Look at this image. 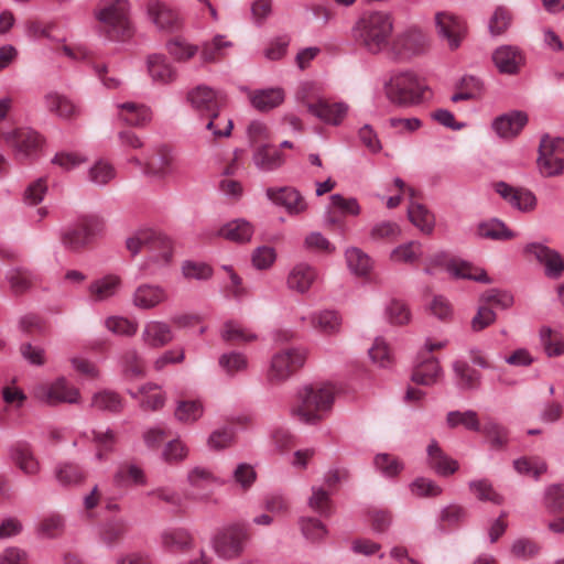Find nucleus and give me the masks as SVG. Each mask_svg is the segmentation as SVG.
I'll return each instance as SVG.
<instances>
[{
  "label": "nucleus",
  "mask_w": 564,
  "mask_h": 564,
  "mask_svg": "<svg viewBox=\"0 0 564 564\" xmlns=\"http://www.w3.org/2000/svg\"><path fill=\"white\" fill-rule=\"evenodd\" d=\"M90 405L91 408L99 411L117 413L122 410L123 402L118 393L109 390H104L93 395Z\"/></svg>",
  "instance_id": "obj_36"
},
{
  "label": "nucleus",
  "mask_w": 564,
  "mask_h": 564,
  "mask_svg": "<svg viewBox=\"0 0 564 564\" xmlns=\"http://www.w3.org/2000/svg\"><path fill=\"white\" fill-rule=\"evenodd\" d=\"M300 525L304 536L312 542L321 541L327 534L325 525L315 518H302Z\"/></svg>",
  "instance_id": "obj_59"
},
{
  "label": "nucleus",
  "mask_w": 564,
  "mask_h": 564,
  "mask_svg": "<svg viewBox=\"0 0 564 564\" xmlns=\"http://www.w3.org/2000/svg\"><path fill=\"white\" fill-rule=\"evenodd\" d=\"M312 323L322 333L335 334L340 329L341 318L335 311H322L312 316Z\"/></svg>",
  "instance_id": "obj_42"
},
{
  "label": "nucleus",
  "mask_w": 564,
  "mask_h": 564,
  "mask_svg": "<svg viewBox=\"0 0 564 564\" xmlns=\"http://www.w3.org/2000/svg\"><path fill=\"white\" fill-rule=\"evenodd\" d=\"M458 384L463 389H476L480 384L479 371L471 368L466 361L457 360L453 365Z\"/></svg>",
  "instance_id": "obj_38"
},
{
  "label": "nucleus",
  "mask_w": 564,
  "mask_h": 564,
  "mask_svg": "<svg viewBox=\"0 0 564 564\" xmlns=\"http://www.w3.org/2000/svg\"><path fill=\"white\" fill-rule=\"evenodd\" d=\"M148 13L152 22L164 31H175L181 28L180 14L161 1H152L148 4Z\"/></svg>",
  "instance_id": "obj_23"
},
{
  "label": "nucleus",
  "mask_w": 564,
  "mask_h": 564,
  "mask_svg": "<svg viewBox=\"0 0 564 564\" xmlns=\"http://www.w3.org/2000/svg\"><path fill=\"white\" fill-rule=\"evenodd\" d=\"M527 123L528 115L520 110H513L497 117L492 122V129L500 138L512 139Z\"/></svg>",
  "instance_id": "obj_22"
},
{
  "label": "nucleus",
  "mask_w": 564,
  "mask_h": 564,
  "mask_svg": "<svg viewBox=\"0 0 564 564\" xmlns=\"http://www.w3.org/2000/svg\"><path fill=\"white\" fill-rule=\"evenodd\" d=\"M492 62L502 74H517L524 64L521 51L512 45H501L492 53Z\"/></svg>",
  "instance_id": "obj_21"
},
{
  "label": "nucleus",
  "mask_w": 564,
  "mask_h": 564,
  "mask_svg": "<svg viewBox=\"0 0 564 564\" xmlns=\"http://www.w3.org/2000/svg\"><path fill=\"white\" fill-rule=\"evenodd\" d=\"M8 280L14 293H23L32 285L33 276L29 271L17 268L8 273Z\"/></svg>",
  "instance_id": "obj_63"
},
{
  "label": "nucleus",
  "mask_w": 564,
  "mask_h": 564,
  "mask_svg": "<svg viewBox=\"0 0 564 564\" xmlns=\"http://www.w3.org/2000/svg\"><path fill=\"white\" fill-rule=\"evenodd\" d=\"M422 254V246L416 241L399 246L392 251V258L395 261L412 263Z\"/></svg>",
  "instance_id": "obj_60"
},
{
  "label": "nucleus",
  "mask_w": 564,
  "mask_h": 564,
  "mask_svg": "<svg viewBox=\"0 0 564 564\" xmlns=\"http://www.w3.org/2000/svg\"><path fill=\"white\" fill-rule=\"evenodd\" d=\"M47 110L56 116L69 119L78 112L77 106L66 96L58 93H48L44 96Z\"/></svg>",
  "instance_id": "obj_30"
},
{
  "label": "nucleus",
  "mask_w": 564,
  "mask_h": 564,
  "mask_svg": "<svg viewBox=\"0 0 564 564\" xmlns=\"http://www.w3.org/2000/svg\"><path fill=\"white\" fill-rule=\"evenodd\" d=\"M118 108L120 119L129 126L143 127L151 120V111L144 105L123 102Z\"/></svg>",
  "instance_id": "obj_29"
},
{
  "label": "nucleus",
  "mask_w": 564,
  "mask_h": 564,
  "mask_svg": "<svg viewBox=\"0 0 564 564\" xmlns=\"http://www.w3.org/2000/svg\"><path fill=\"white\" fill-rule=\"evenodd\" d=\"M181 169L180 161L167 147H160L158 149V158L149 160L143 166L147 175L159 178L180 175Z\"/></svg>",
  "instance_id": "obj_14"
},
{
  "label": "nucleus",
  "mask_w": 564,
  "mask_h": 564,
  "mask_svg": "<svg viewBox=\"0 0 564 564\" xmlns=\"http://www.w3.org/2000/svg\"><path fill=\"white\" fill-rule=\"evenodd\" d=\"M467 519V511L459 505L444 507L440 513V522L443 528H456Z\"/></svg>",
  "instance_id": "obj_49"
},
{
  "label": "nucleus",
  "mask_w": 564,
  "mask_h": 564,
  "mask_svg": "<svg viewBox=\"0 0 564 564\" xmlns=\"http://www.w3.org/2000/svg\"><path fill=\"white\" fill-rule=\"evenodd\" d=\"M254 165L261 171H273L284 164V155L271 145L259 147L252 156Z\"/></svg>",
  "instance_id": "obj_26"
},
{
  "label": "nucleus",
  "mask_w": 564,
  "mask_h": 564,
  "mask_svg": "<svg viewBox=\"0 0 564 564\" xmlns=\"http://www.w3.org/2000/svg\"><path fill=\"white\" fill-rule=\"evenodd\" d=\"M427 463L441 476H449L458 469L457 460L446 455L436 441H432L427 446Z\"/></svg>",
  "instance_id": "obj_25"
},
{
  "label": "nucleus",
  "mask_w": 564,
  "mask_h": 564,
  "mask_svg": "<svg viewBox=\"0 0 564 564\" xmlns=\"http://www.w3.org/2000/svg\"><path fill=\"white\" fill-rule=\"evenodd\" d=\"M544 505L549 512H564V485H552L546 488Z\"/></svg>",
  "instance_id": "obj_52"
},
{
  "label": "nucleus",
  "mask_w": 564,
  "mask_h": 564,
  "mask_svg": "<svg viewBox=\"0 0 564 564\" xmlns=\"http://www.w3.org/2000/svg\"><path fill=\"white\" fill-rule=\"evenodd\" d=\"M306 107L311 115L330 126H339L349 110V106L344 101H330L324 98L307 102Z\"/></svg>",
  "instance_id": "obj_15"
},
{
  "label": "nucleus",
  "mask_w": 564,
  "mask_h": 564,
  "mask_svg": "<svg viewBox=\"0 0 564 564\" xmlns=\"http://www.w3.org/2000/svg\"><path fill=\"white\" fill-rule=\"evenodd\" d=\"M316 279V271L313 267L300 263L295 265L288 276V285L290 289L304 293Z\"/></svg>",
  "instance_id": "obj_28"
},
{
  "label": "nucleus",
  "mask_w": 564,
  "mask_h": 564,
  "mask_svg": "<svg viewBox=\"0 0 564 564\" xmlns=\"http://www.w3.org/2000/svg\"><path fill=\"white\" fill-rule=\"evenodd\" d=\"M429 87L422 83L416 74L410 70L395 72L384 84L388 100L399 107H413L422 104Z\"/></svg>",
  "instance_id": "obj_3"
},
{
  "label": "nucleus",
  "mask_w": 564,
  "mask_h": 564,
  "mask_svg": "<svg viewBox=\"0 0 564 564\" xmlns=\"http://www.w3.org/2000/svg\"><path fill=\"white\" fill-rule=\"evenodd\" d=\"M12 458L15 465L28 475H34L40 470L39 462L26 445H18L12 451Z\"/></svg>",
  "instance_id": "obj_40"
},
{
  "label": "nucleus",
  "mask_w": 564,
  "mask_h": 564,
  "mask_svg": "<svg viewBox=\"0 0 564 564\" xmlns=\"http://www.w3.org/2000/svg\"><path fill=\"white\" fill-rule=\"evenodd\" d=\"M120 285V278L110 274L91 282L89 284V293L95 302H100L113 296Z\"/></svg>",
  "instance_id": "obj_31"
},
{
  "label": "nucleus",
  "mask_w": 564,
  "mask_h": 564,
  "mask_svg": "<svg viewBox=\"0 0 564 564\" xmlns=\"http://www.w3.org/2000/svg\"><path fill=\"white\" fill-rule=\"evenodd\" d=\"M335 391L329 384H310L299 391L297 404L292 408L293 416L304 423H317L334 403Z\"/></svg>",
  "instance_id": "obj_2"
},
{
  "label": "nucleus",
  "mask_w": 564,
  "mask_h": 564,
  "mask_svg": "<svg viewBox=\"0 0 564 564\" xmlns=\"http://www.w3.org/2000/svg\"><path fill=\"white\" fill-rule=\"evenodd\" d=\"M284 101V91L281 88L262 89L251 97L252 106L260 111H269Z\"/></svg>",
  "instance_id": "obj_33"
},
{
  "label": "nucleus",
  "mask_w": 564,
  "mask_h": 564,
  "mask_svg": "<svg viewBox=\"0 0 564 564\" xmlns=\"http://www.w3.org/2000/svg\"><path fill=\"white\" fill-rule=\"evenodd\" d=\"M469 489L481 501H490L496 505L502 502L501 496L495 491L491 482L487 479L470 481Z\"/></svg>",
  "instance_id": "obj_50"
},
{
  "label": "nucleus",
  "mask_w": 564,
  "mask_h": 564,
  "mask_svg": "<svg viewBox=\"0 0 564 564\" xmlns=\"http://www.w3.org/2000/svg\"><path fill=\"white\" fill-rule=\"evenodd\" d=\"M126 247L131 256H137L141 251L149 253V261L145 268L151 263L156 265L167 264L172 258V245L167 237L151 229H142L127 238Z\"/></svg>",
  "instance_id": "obj_4"
},
{
  "label": "nucleus",
  "mask_w": 564,
  "mask_h": 564,
  "mask_svg": "<svg viewBox=\"0 0 564 564\" xmlns=\"http://www.w3.org/2000/svg\"><path fill=\"white\" fill-rule=\"evenodd\" d=\"M375 465L387 477H394L403 469V464L389 454H378Z\"/></svg>",
  "instance_id": "obj_61"
},
{
  "label": "nucleus",
  "mask_w": 564,
  "mask_h": 564,
  "mask_svg": "<svg viewBox=\"0 0 564 564\" xmlns=\"http://www.w3.org/2000/svg\"><path fill=\"white\" fill-rule=\"evenodd\" d=\"M446 422L451 429H454L458 425H463L464 427L470 431H480L478 415L473 410H467L465 412L451 411L447 413Z\"/></svg>",
  "instance_id": "obj_44"
},
{
  "label": "nucleus",
  "mask_w": 564,
  "mask_h": 564,
  "mask_svg": "<svg viewBox=\"0 0 564 564\" xmlns=\"http://www.w3.org/2000/svg\"><path fill=\"white\" fill-rule=\"evenodd\" d=\"M174 338L171 327L160 321H151L145 324L142 332V340L152 348H161L170 344Z\"/></svg>",
  "instance_id": "obj_24"
},
{
  "label": "nucleus",
  "mask_w": 564,
  "mask_h": 564,
  "mask_svg": "<svg viewBox=\"0 0 564 564\" xmlns=\"http://www.w3.org/2000/svg\"><path fill=\"white\" fill-rule=\"evenodd\" d=\"M206 117L208 121L205 128L212 132L214 138H227L231 134L234 122L229 117L221 116L220 111H215Z\"/></svg>",
  "instance_id": "obj_43"
},
{
  "label": "nucleus",
  "mask_w": 564,
  "mask_h": 564,
  "mask_svg": "<svg viewBox=\"0 0 564 564\" xmlns=\"http://www.w3.org/2000/svg\"><path fill=\"white\" fill-rule=\"evenodd\" d=\"M148 70L156 83L167 84L176 78V69L161 54L150 55L148 58Z\"/></svg>",
  "instance_id": "obj_27"
},
{
  "label": "nucleus",
  "mask_w": 564,
  "mask_h": 564,
  "mask_svg": "<svg viewBox=\"0 0 564 564\" xmlns=\"http://www.w3.org/2000/svg\"><path fill=\"white\" fill-rule=\"evenodd\" d=\"M442 373L438 361L435 358H429L416 366L412 372V381L421 386L434 384Z\"/></svg>",
  "instance_id": "obj_32"
},
{
  "label": "nucleus",
  "mask_w": 564,
  "mask_h": 564,
  "mask_svg": "<svg viewBox=\"0 0 564 564\" xmlns=\"http://www.w3.org/2000/svg\"><path fill=\"white\" fill-rule=\"evenodd\" d=\"M410 489L417 497H436L442 492L441 487L435 481L424 477L414 479Z\"/></svg>",
  "instance_id": "obj_62"
},
{
  "label": "nucleus",
  "mask_w": 564,
  "mask_h": 564,
  "mask_svg": "<svg viewBox=\"0 0 564 564\" xmlns=\"http://www.w3.org/2000/svg\"><path fill=\"white\" fill-rule=\"evenodd\" d=\"M330 498L328 491L319 487H312V496L308 499V506L312 510L322 516H330Z\"/></svg>",
  "instance_id": "obj_55"
},
{
  "label": "nucleus",
  "mask_w": 564,
  "mask_h": 564,
  "mask_svg": "<svg viewBox=\"0 0 564 564\" xmlns=\"http://www.w3.org/2000/svg\"><path fill=\"white\" fill-rule=\"evenodd\" d=\"M34 397L42 403L55 405L62 402L75 403L79 391L68 386L64 378L57 379L51 384H40L34 389Z\"/></svg>",
  "instance_id": "obj_10"
},
{
  "label": "nucleus",
  "mask_w": 564,
  "mask_h": 564,
  "mask_svg": "<svg viewBox=\"0 0 564 564\" xmlns=\"http://www.w3.org/2000/svg\"><path fill=\"white\" fill-rule=\"evenodd\" d=\"M348 268L358 275H365L371 268L370 258L358 248H350L346 251Z\"/></svg>",
  "instance_id": "obj_48"
},
{
  "label": "nucleus",
  "mask_w": 564,
  "mask_h": 564,
  "mask_svg": "<svg viewBox=\"0 0 564 564\" xmlns=\"http://www.w3.org/2000/svg\"><path fill=\"white\" fill-rule=\"evenodd\" d=\"M478 235L492 240H508L514 237V234L507 228L505 223L496 218L481 223L478 226Z\"/></svg>",
  "instance_id": "obj_39"
},
{
  "label": "nucleus",
  "mask_w": 564,
  "mask_h": 564,
  "mask_svg": "<svg viewBox=\"0 0 564 564\" xmlns=\"http://www.w3.org/2000/svg\"><path fill=\"white\" fill-rule=\"evenodd\" d=\"M524 251L533 254L545 267V274L549 278L557 279L564 272V260L557 251L541 243H530Z\"/></svg>",
  "instance_id": "obj_18"
},
{
  "label": "nucleus",
  "mask_w": 564,
  "mask_h": 564,
  "mask_svg": "<svg viewBox=\"0 0 564 564\" xmlns=\"http://www.w3.org/2000/svg\"><path fill=\"white\" fill-rule=\"evenodd\" d=\"M55 477L59 484L76 485L84 479V474L80 468L73 464H62L55 469Z\"/></svg>",
  "instance_id": "obj_58"
},
{
  "label": "nucleus",
  "mask_w": 564,
  "mask_h": 564,
  "mask_svg": "<svg viewBox=\"0 0 564 564\" xmlns=\"http://www.w3.org/2000/svg\"><path fill=\"white\" fill-rule=\"evenodd\" d=\"M169 299L166 290L159 284H140L132 294V303L140 310H152Z\"/></svg>",
  "instance_id": "obj_20"
},
{
  "label": "nucleus",
  "mask_w": 564,
  "mask_h": 564,
  "mask_svg": "<svg viewBox=\"0 0 564 564\" xmlns=\"http://www.w3.org/2000/svg\"><path fill=\"white\" fill-rule=\"evenodd\" d=\"M267 196L274 204L283 206L290 215H299L307 208L303 195L294 187L268 188Z\"/></svg>",
  "instance_id": "obj_19"
},
{
  "label": "nucleus",
  "mask_w": 564,
  "mask_h": 564,
  "mask_svg": "<svg viewBox=\"0 0 564 564\" xmlns=\"http://www.w3.org/2000/svg\"><path fill=\"white\" fill-rule=\"evenodd\" d=\"M163 544L172 550H186L192 547L193 539L184 529L165 531L162 534Z\"/></svg>",
  "instance_id": "obj_47"
},
{
  "label": "nucleus",
  "mask_w": 564,
  "mask_h": 564,
  "mask_svg": "<svg viewBox=\"0 0 564 564\" xmlns=\"http://www.w3.org/2000/svg\"><path fill=\"white\" fill-rule=\"evenodd\" d=\"M435 21L438 35L447 41L448 48L451 51L457 50L467 34L465 22L447 12H438L435 15Z\"/></svg>",
  "instance_id": "obj_12"
},
{
  "label": "nucleus",
  "mask_w": 564,
  "mask_h": 564,
  "mask_svg": "<svg viewBox=\"0 0 564 564\" xmlns=\"http://www.w3.org/2000/svg\"><path fill=\"white\" fill-rule=\"evenodd\" d=\"M306 351L302 348H288L275 352L267 372V379L272 384L286 381L293 373L303 367Z\"/></svg>",
  "instance_id": "obj_7"
},
{
  "label": "nucleus",
  "mask_w": 564,
  "mask_h": 564,
  "mask_svg": "<svg viewBox=\"0 0 564 564\" xmlns=\"http://www.w3.org/2000/svg\"><path fill=\"white\" fill-rule=\"evenodd\" d=\"M479 301L486 306H497L506 310L513 304V296L509 292L490 289L480 295Z\"/></svg>",
  "instance_id": "obj_51"
},
{
  "label": "nucleus",
  "mask_w": 564,
  "mask_h": 564,
  "mask_svg": "<svg viewBox=\"0 0 564 564\" xmlns=\"http://www.w3.org/2000/svg\"><path fill=\"white\" fill-rule=\"evenodd\" d=\"M447 270L455 278L469 279L478 282L489 283L490 280L484 270L473 268L465 261H454L447 264Z\"/></svg>",
  "instance_id": "obj_41"
},
{
  "label": "nucleus",
  "mask_w": 564,
  "mask_h": 564,
  "mask_svg": "<svg viewBox=\"0 0 564 564\" xmlns=\"http://www.w3.org/2000/svg\"><path fill=\"white\" fill-rule=\"evenodd\" d=\"M115 482L121 487L131 484L143 485L145 484V477L140 467L135 465H122L115 475Z\"/></svg>",
  "instance_id": "obj_46"
},
{
  "label": "nucleus",
  "mask_w": 564,
  "mask_h": 564,
  "mask_svg": "<svg viewBox=\"0 0 564 564\" xmlns=\"http://www.w3.org/2000/svg\"><path fill=\"white\" fill-rule=\"evenodd\" d=\"M3 141L15 151L19 159L29 158L41 143L40 135L28 128H18L9 132L0 133Z\"/></svg>",
  "instance_id": "obj_13"
},
{
  "label": "nucleus",
  "mask_w": 564,
  "mask_h": 564,
  "mask_svg": "<svg viewBox=\"0 0 564 564\" xmlns=\"http://www.w3.org/2000/svg\"><path fill=\"white\" fill-rule=\"evenodd\" d=\"M221 337L226 341H252L257 339V335L242 328L235 322H227L224 325Z\"/></svg>",
  "instance_id": "obj_56"
},
{
  "label": "nucleus",
  "mask_w": 564,
  "mask_h": 564,
  "mask_svg": "<svg viewBox=\"0 0 564 564\" xmlns=\"http://www.w3.org/2000/svg\"><path fill=\"white\" fill-rule=\"evenodd\" d=\"M410 221L422 232L432 234L435 226L434 216L421 204H411L408 209Z\"/></svg>",
  "instance_id": "obj_35"
},
{
  "label": "nucleus",
  "mask_w": 564,
  "mask_h": 564,
  "mask_svg": "<svg viewBox=\"0 0 564 564\" xmlns=\"http://www.w3.org/2000/svg\"><path fill=\"white\" fill-rule=\"evenodd\" d=\"M538 166L543 176L560 175L564 171V163L558 158L553 139L545 134L541 138L539 147Z\"/></svg>",
  "instance_id": "obj_16"
},
{
  "label": "nucleus",
  "mask_w": 564,
  "mask_h": 564,
  "mask_svg": "<svg viewBox=\"0 0 564 564\" xmlns=\"http://www.w3.org/2000/svg\"><path fill=\"white\" fill-rule=\"evenodd\" d=\"M540 338L544 351L549 357H557L564 354V338L553 339L552 329L550 327H543L540 332Z\"/></svg>",
  "instance_id": "obj_64"
},
{
  "label": "nucleus",
  "mask_w": 564,
  "mask_h": 564,
  "mask_svg": "<svg viewBox=\"0 0 564 564\" xmlns=\"http://www.w3.org/2000/svg\"><path fill=\"white\" fill-rule=\"evenodd\" d=\"M204 408L200 401H178L174 411L175 419L185 424H192L202 417Z\"/></svg>",
  "instance_id": "obj_37"
},
{
  "label": "nucleus",
  "mask_w": 564,
  "mask_h": 564,
  "mask_svg": "<svg viewBox=\"0 0 564 564\" xmlns=\"http://www.w3.org/2000/svg\"><path fill=\"white\" fill-rule=\"evenodd\" d=\"M155 389H158V387L151 383L144 384L139 389V393L144 394V398L140 403V406L143 410L156 411L163 408L165 403V395L161 392L151 393Z\"/></svg>",
  "instance_id": "obj_54"
},
{
  "label": "nucleus",
  "mask_w": 564,
  "mask_h": 564,
  "mask_svg": "<svg viewBox=\"0 0 564 564\" xmlns=\"http://www.w3.org/2000/svg\"><path fill=\"white\" fill-rule=\"evenodd\" d=\"M98 221L93 217L82 218L77 224L64 228L61 232L63 247L77 252L87 247L96 235Z\"/></svg>",
  "instance_id": "obj_8"
},
{
  "label": "nucleus",
  "mask_w": 564,
  "mask_h": 564,
  "mask_svg": "<svg viewBox=\"0 0 564 564\" xmlns=\"http://www.w3.org/2000/svg\"><path fill=\"white\" fill-rule=\"evenodd\" d=\"M511 22L510 11L503 7H498L489 20V31L492 35H501L509 29Z\"/></svg>",
  "instance_id": "obj_57"
},
{
  "label": "nucleus",
  "mask_w": 564,
  "mask_h": 564,
  "mask_svg": "<svg viewBox=\"0 0 564 564\" xmlns=\"http://www.w3.org/2000/svg\"><path fill=\"white\" fill-rule=\"evenodd\" d=\"M187 101L202 116H207L215 111H221L227 104V97L224 93L206 85H198L187 93Z\"/></svg>",
  "instance_id": "obj_9"
},
{
  "label": "nucleus",
  "mask_w": 564,
  "mask_h": 564,
  "mask_svg": "<svg viewBox=\"0 0 564 564\" xmlns=\"http://www.w3.org/2000/svg\"><path fill=\"white\" fill-rule=\"evenodd\" d=\"M219 235L235 242L249 241L253 235V227L245 219H235L226 224Z\"/></svg>",
  "instance_id": "obj_34"
},
{
  "label": "nucleus",
  "mask_w": 564,
  "mask_h": 564,
  "mask_svg": "<svg viewBox=\"0 0 564 564\" xmlns=\"http://www.w3.org/2000/svg\"><path fill=\"white\" fill-rule=\"evenodd\" d=\"M231 46V42L226 41L223 35H216L212 42L202 45L200 58L204 63L218 62L223 56V48Z\"/></svg>",
  "instance_id": "obj_45"
},
{
  "label": "nucleus",
  "mask_w": 564,
  "mask_h": 564,
  "mask_svg": "<svg viewBox=\"0 0 564 564\" xmlns=\"http://www.w3.org/2000/svg\"><path fill=\"white\" fill-rule=\"evenodd\" d=\"M169 54L176 61H187L192 58L198 51L196 45H191L184 40L174 39L166 43Z\"/></svg>",
  "instance_id": "obj_53"
},
{
  "label": "nucleus",
  "mask_w": 564,
  "mask_h": 564,
  "mask_svg": "<svg viewBox=\"0 0 564 564\" xmlns=\"http://www.w3.org/2000/svg\"><path fill=\"white\" fill-rule=\"evenodd\" d=\"M187 480L192 487L189 497L199 501L207 500L210 497L212 489L220 484L218 478L205 467H195L189 470Z\"/></svg>",
  "instance_id": "obj_17"
},
{
  "label": "nucleus",
  "mask_w": 564,
  "mask_h": 564,
  "mask_svg": "<svg viewBox=\"0 0 564 564\" xmlns=\"http://www.w3.org/2000/svg\"><path fill=\"white\" fill-rule=\"evenodd\" d=\"M426 45L425 34L416 28H410L393 39L390 52L394 57L403 58L422 53Z\"/></svg>",
  "instance_id": "obj_11"
},
{
  "label": "nucleus",
  "mask_w": 564,
  "mask_h": 564,
  "mask_svg": "<svg viewBox=\"0 0 564 564\" xmlns=\"http://www.w3.org/2000/svg\"><path fill=\"white\" fill-rule=\"evenodd\" d=\"M392 31V17L381 11L364 13L352 28L354 37L373 54L388 47Z\"/></svg>",
  "instance_id": "obj_1"
},
{
  "label": "nucleus",
  "mask_w": 564,
  "mask_h": 564,
  "mask_svg": "<svg viewBox=\"0 0 564 564\" xmlns=\"http://www.w3.org/2000/svg\"><path fill=\"white\" fill-rule=\"evenodd\" d=\"M100 30L109 40L120 41L131 36L128 0H106L96 11Z\"/></svg>",
  "instance_id": "obj_5"
},
{
  "label": "nucleus",
  "mask_w": 564,
  "mask_h": 564,
  "mask_svg": "<svg viewBox=\"0 0 564 564\" xmlns=\"http://www.w3.org/2000/svg\"><path fill=\"white\" fill-rule=\"evenodd\" d=\"M248 540V528L241 523H232L215 533L212 546L218 557L234 560L243 553Z\"/></svg>",
  "instance_id": "obj_6"
}]
</instances>
